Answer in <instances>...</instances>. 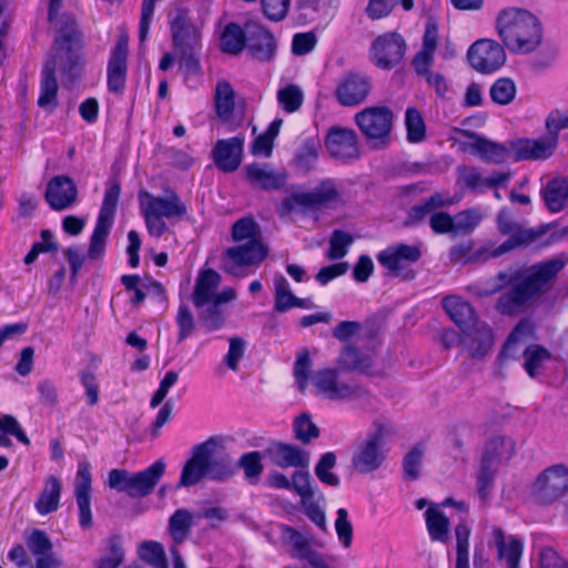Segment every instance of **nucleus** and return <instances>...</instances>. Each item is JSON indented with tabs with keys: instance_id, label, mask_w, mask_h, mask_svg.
<instances>
[{
	"instance_id": "obj_32",
	"label": "nucleus",
	"mask_w": 568,
	"mask_h": 568,
	"mask_svg": "<svg viewBox=\"0 0 568 568\" xmlns=\"http://www.w3.org/2000/svg\"><path fill=\"white\" fill-rule=\"evenodd\" d=\"M273 464L278 467H307L310 464V456L301 448L283 443H276L268 448Z\"/></svg>"
},
{
	"instance_id": "obj_13",
	"label": "nucleus",
	"mask_w": 568,
	"mask_h": 568,
	"mask_svg": "<svg viewBox=\"0 0 568 568\" xmlns=\"http://www.w3.org/2000/svg\"><path fill=\"white\" fill-rule=\"evenodd\" d=\"M339 196L335 182L331 179L323 180L312 192L293 193L285 197L280 205L281 215L290 214L296 207H316L335 201Z\"/></svg>"
},
{
	"instance_id": "obj_58",
	"label": "nucleus",
	"mask_w": 568,
	"mask_h": 568,
	"mask_svg": "<svg viewBox=\"0 0 568 568\" xmlns=\"http://www.w3.org/2000/svg\"><path fill=\"white\" fill-rule=\"evenodd\" d=\"M405 125L408 141L417 143L425 139L426 128L419 111L408 108L405 113Z\"/></svg>"
},
{
	"instance_id": "obj_22",
	"label": "nucleus",
	"mask_w": 568,
	"mask_h": 568,
	"mask_svg": "<svg viewBox=\"0 0 568 568\" xmlns=\"http://www.w3.org/2000/svg\"><path fill=\"white\" fill-rule=\"evenodd\" d=\"M128 42L125 34L119 37L108 63V89L114 93H122L125 87Z\"/></svg>"
},
{
	"instance_id": "obj_46",
	"label": "nucleus",
	"mask_w": 568,
	"mask_h": 568,
	"mask_svg": "<svg viewBox=\"0 0 568 568\" xmlns=\"http://www.w3.org/2000/svg\"><path fill=\"white\" fill-rule=\"evenodd\" d=\"M193 515L187 509H178L169 519V531L175 544H181L191 534Z\"/></svg>"
},
{
	"instance_id": "obj_53",
	"label": "nucleus",
	"mask_w": 568,
	"mask_h": 568,
	"mask_svg": "<svg viewBox=\"0 0 568 568\" xmlns=\"http://www.w3.org/2000/svg\"><path fill=\"white\" fill-rule=\"evenodd\" d=\"M469 535L470 529L466 523H459L455 528L456 562L455 568H469Z\"/></svg>"
},
{
	"instance_id": "obj_2",
	"label": "nucleus",
	"mask_w": 568,
	"mask_h": 568,
	"mask_svg": "<svg viewBox=\"0 0 568 568\" xmlns=\"http://www.w3.org/2000/svg\"><path fill=\"white\" fill-rule=\"evenodd\" d=\"M442 304L450 320L460 328L462 344L470 356L486 355L494 344V334L486 323L477 318L473 306L456 295L444 297Z\"/></svg>"
},
{
	"instance_id": "obj_16",
	"label": "nucleus",
	"mask_w": 568,
	"mask_h": 568,
	"mask_svg": "<svg viewBox=\"0 0 568 568\" xmlns=\"http://www.w3.org/2000/svg\"><path fill=\"white\" fill-rule=\"evenodd\" d=\"M165 193L166 196H155L148 191L140 192L141 210L165 219H182L187 212L186 205L173 190H166Z\"/></svg>"
},
{
	"instance_id": "obj_26",
	"label": "nucleus",
	"mask_w": 568,
	"mask_h": 568,
	"mask_svg": "<svg viewBox=\"0 0 568 568\" xmlns=\"http://www.w3.org/2000/svg\"><path fill=\"white\" fill-rule=\"evenodd\" d=\"M245 178L253 187L273 191L284 186L287 174L275 171L268 164L253 163L245 168Z\"/></svg>"
},
{
	"instance_id": "obj_40",
	"label": "nucleus",
	"mask_w": 568,
	"mask_h": 568,
	"mask_svg": "<svg viewBox=\"0 0 568 568\" xmlns=\"http://www.w3.org/2000/svg\"><path fill=\"white\" fill-rule=\"evenodd\" d=\"M531 334V323L526 320L520 321L505 342L500 355L506 358H516L521 353V347Z\"/></svg>"
},
{
	"instance_id": "obj_49",
	"label": "nucleus",
	"mask_w": 568,
	"mask_h": 568,
	"mask_svg": "<svg viewBox=\"0 0 568 568\" xmlns=\"http://www.w3.org/2000/svg\"><path fill=\"white\" fill-rule=\"evenodd\" d=\"M120 192L121 186L119 182H113L111 185L108 186L104 193L102 206L100 209L97 223L112 226Z\"/></svg>"
},
{
	"instance_id": "obj_27",
	"label": "nucleus",
	"mask_w": 568,
	"mask_h": 568,
	"mask_svg": "<svg viewBox=\"0 0 568 568\" xmlns=\"http://www.w3.org/2000/svg\"><path fill=\"white\" fill-rule=\"evenodd\" d=\"M207 445L197 444L192 448L191 457L185 462L178 487H192L199 484L206 474Z\"/></svg>"
},
{
	"instance_id": "obj_33",
	"label": "nucleus",
	"mask_w": 568,
	"mask_h": 568,
	"mask_svg": "<svg viewBox=\"0 0 568 568\" xmlns=\"http://www.w3.org/2000/svg\"><path fill=\"white\" fill-rule=\"evenodd\" d=\"M438 43V27L434 19H428L423 37L422 50L415 55L413 67L416 72H427L430 67Z\"/></svg>"
},
{
	"instance_id": "obj_62",
	"label": "nucleus",
	"mask_w": 568,
	"mask_h": 568,
	"mask_svg": "<svg viewBox=\"0 0 568 568\" xmlns=\"http://www.w3.org/2000/svg\"><path fill=\"white\" fill-rule=\"evenodd\" d=\"M453 220L455 234H469L481 221V214L475 209H469L457 213Z\"/></svg>"
},
{
	"instance_id": "obj_30",
	"label": "nucleus",
	"mask_w": 568,
	"mask_h": 568,
	"mask_svg": "<svg viewBox=\"0 0 568 568\" xmlns=\"http://www.w3.org/2000/svg\"><path fill=\"white\" fill-rule=\"evenodd\" d=\"M220 283L221 275L216 271L209 268L200 272L191 296L194 306L203 308L210 302H213Z\"/></svg>"
},
{
	"instance_id": "obj_1",
	"label": "nucleus",
	"mask_w": 568,
	"mask_h": 568,
	"mask_svg": "<svg viewBox=\"0 0 568 568\" xmlns=\"http://www.w3.org/2000/svg\"><path fill=\"white\" fill-rule=\"evenodd\" d=\"M566 263L567 260L551 258L537 263L526 271L518 267L509 274L499 273L500 283L519 281L499 298V307L508 314L523 311L531 300L544 293Z\"/></svg>"
},
{
	"instance_id": "obj_38",
	"label": "nucleus",
	"mask_w": 568,
	"mask_h": 568,
	"mask_svg": "<svg viewBox=\"0 0 568 568\" xmlns=\"http://www.w3.org/2000/svg\"><path fill=\"white\" fill-rule=\"evenodd\" d=\"M214 105L217 118L230 122L235 106V91L226 80H220L214 91Z\"/></svg>"
},
{
	"instance_id": "obj_25",
	"label": "nucleus",
	"mask_w": 568,
	"mask_h": 568,
	"mask_svg": "<svg viewBox=\"0 0 568 568\" xmlns=\"http://www.w3.org/2000/svg\"><path fill=\"white\" fill-rule=\"evenodd\" d=\"M203 445H207L206 474L215 481H225L232 478L236 471V466L232 457L226 453L216 454L217 439L210 437Z\"/></svg>"
},
{
	"instance_id": "obj_7",
	"label": "nucleus",
	"mask_w": 568,
	"mask_h": 568,
	"mask_svg": "<svg viewBox=\"0 0 568 568\" xmlns=\"http://www.w3.org/2000/svg\"><path fill=\"white\" fill-rule=\"evenodd\" d=\"M281 531L282 541L287 547L291 558L305 561L312 568H336L333 556H325L314 548L315 541L311 535L290 526H283Z\"/></svg>"
},
{
	"instance_id": "obj_18",
	"label": "nucleus",
	"mask_w": 568,
	"mask_h": 568,
	"mask_svg": "<svg viewBox=\"0 0 568 568\" xmlns=\"http://www.w3.org/2000/svg\"><path fill=\"white\" fill-rule=\"evenodd\" d=\"M169 23L174 48L201 44L200 31L193 24L187 9L175 7L169 13Z\"/></svg>"
},
{
	"instance_id": "obj_47",
	"label": "nucleus",
	"mask_w": 568,
	"mask_h": 568,
	"mask_svg": "<svg viewBox=\"0 0 568 568\" xmlns=\"http://www.w3.org/2000/svg\"><path fill=\"white\" fill-rule=\"evenodd\" d=\"M523 356L525 358V371L531 378L537 377L542 372L545 363L551 357L544 346L537 344L525 347Z\"/></svg>"
},
{
	"instance_id": "obj_14",
	"label": "nucleus",
	"mask_w": 568,
	"mask_h": 568,
	"mask_svg": "<svg viewBox=\"0 0 568 568\" xmlns=\"http://www.w3.org/2000/svg\"><path fill=\"white\" fill-rule=\"evenodd\" d=\"M267 255L262 242L242 243L229 247L224 253V271L234 276H243L241 267L258 265Z\"/></svg>"
},
{
	"instance_id": "obj_39",
	"label": "nucleus",
	"mask_w": 568,
	"mask_h": 568,
	"mask_svg": "<svg viewBox=\"0 0 568 568\" xmlns=\"http://www.w3.org/2000/svg\"><path fill=\"white\" fill-rule=\"evenodd\" d=\"M457 171L458 180L469 190L477 193L494 190L497 196V175L483 178L478 169L473 166H459Z\"/></svg>"
},
{
	"instance_id": "obj_21",
	"label": "nucleus",
	"mask_w": 568,
	"mask_h": 568,
	"mask_svg": "<svg viewBox=\"0 0 568 568\" xmlns=\"http://www.w3.org/2000/svg\"><path fill=\"white\" fill-rule=\"evenodd\" d=\"M246 47L250 54L260 61L271 60L276 51L273 34L255 20L246 21Z\"/></svg>"
},
{
	"instance_id": "obj_17",
	"label": "nucleus",
	"mask_w": 568,
	"mask_h": 568,
	"mask_svg": "<svg viewBox=\"0 0 568 568\" xmlns=\"http://www.w3.org/2000/svg\"><path fill=\"white\" fill-rule=\"evenodd\" d=\"M372 89L371 79L361 73H348L342 78L334 91L343 106H357L365 102Z\"/></svg>"
},
{
	"instance_id": "obj_42",
	"label": "nucleus",
	"mask_w": 568,
	"mask_h": 568,
	"mask_svg": "<svg viewBox=\"0 0 568 568\" xmlns=\"http://www.w3.org/2000/svg\"><path fill=\"white\" fill-rule=\"evenodd\" d=\"M275 286V304L274 310L283 313L293 307H305L304 301L296 297L290 288L287 280L282 275L277 274L274 277Z\"/></svg>"
},
{
	"instance_id": "obj_28",
	"label": "nucleus",
	"mask_w": 568,
	"mask_h": 568,
	"mask_svg": "<svg viewBox=\"0 0 568 568\" xmlns=\"http://www.w3.org/2000/svg\"><path fill=\"white\" fill-rule=\"evenodd\" d=\"M497 464V443L490 440L484 448L480 468L477 477V490L479 498L486 501L490 495Z\"/></svg>"
},
{
	"instance_id": "obj_60",
	"label": "nucleus",
	"mask_w": 568,
	"mask_h": 568,
	"mask_svg": "<svg viewBox=\"0 0 568 568\" xmlns=\"http://www.w3.org/2000/svg\"><path fill=\"white\" fill-rule=\"evenodd\" d=\"M112 226L97 223L90 239L88 257L90 260H99L104 255L106 239Z\"/></svg>"
},
{
	"instance_id": "obj_48",
	"label": "nucleus",
	"mask_w": 568,
	"mask_h": 568,
	"mask_svg": "<svg viewBox=\"0 0 568 568\" xmlns=\"http://www.w3.org/2000/svg\"><path fill=\"white\" fill-rule=\"evenodd\" d=\"M320 143L312 139L306 140L294 155V165L302 173L306 174L312 171L318 159Z\"/></svg>"
},
{
	"instance_id": "obj_6",
	"label": "nucleus",
	"mask_w": 568,
	"mask_h": 568,
	"mask_svg": "<svg viewBox=\"0 0 568 568\" xmlns=\"http://www.w3.org/2000/svg\"><path fill=\"white\" fill-rule=\"evenodd\" d=\"M392 434L387 424L375 422L373 429L361 439L352 455V466L361 474L378 469L387 457L386 437Z\"/></svg>"
},
{
	"instance_id": "obj_11",
	"label": "nucleus",
	"mask_w": 568,
	"mask_h": 568,
	"mask_svg": "<svg viewBox=\"0 0 568 568\" xmlns=\"http://www.w3.org/2000/svg\"><path fill=\"white\" fill-rule=\"evenodd\" d=\"M406 42L397 32H386L378 36L371 45V60L383 70H390L404 58Z\"/></svg>"
},
{
	"instance_id": "obj_35",
	"label": "nucleus",
	"mask_w": 568,
	"mask_h": 568,
	"mask_svg": "<svg viewBox=\"0 0 568 568\" xmlns=\"http://www.w3.org/2000/svg\"><path fill=\"white\" fill-rule=\"evenodd\" d=\"M524 541L499 529V568H520Z\"/></svg>"
},
{
	"instance_id": "obj_15",
	"label": "nucleus",
	"mask_w": 568,
	"mask_h": 568,
	"mask_svg": "<svg viewBox=\"0 0 568 568\" xmlns=\"http://www.w3.org/2000/svg\"><path fill=\"white\" fill-rule=\"evenodd\" d=\"M499 233L509 236L505 242L499 244V255H501L532 244L545 231L542 229H529L517 221L508 220L505 216V212L501 211L499 212Z\"/></svg>"
},
{
	"instance_id": "obj_9",
	"label": "nucleus",
	"mask_w": 568,
	"mask_h": 568,
	"mask_svg": "<svg viewBox=\"0 0 568 568\" xmlns=\"http://www.w3.org/2000/svg\"><path fill=\"white\" fill-rule=\"evenodd\" d=\"M312 382L317 394L329 400H348L367 395L366 389L358 384L339 382L337 368H323L315 372Z\"/></svg>"
},
{
	"instance_id": "obj_4",
	"label": "nucleus",
	"mask_w": 568,
	"mask_h": 568,
	"mask_svg": "<svg viewBox=\"0 0 568 568\" xmlns=\"http://www.w3.org/2000/svg\"><path fill=\"white\" fill-rule=\"evenodd\" d=\"M499 37L511 52L527 54L542 41L541 23L527 10L508 8L499 12Z\"/></svg>"
},
{
	"instance_id": "obj_34",
	"label": "nucleus",
	"mask_w": 568,
	"mask_h": 568,
	"mask_svg": "<svg viewBox=\"0 0 568 568\" xmlns=\"http://www.w3.org/2000/svg\"><path fill=\"white\" fill-rule=\"evenodd\" d=\"M541 196L550 212H560L568 202V179L562 176L551 179L542 187Z\"/></svg>"
},
{
	"instance_id": "obj_44",
	"label": "nucleus",
	"mask_w": 568,
	"mask_h": 568,
	"mask_svg": "<svg viewBox=\"0 0 568 568\" xmlns=\"http://www.w3.org/2000/svg\"><path fill=\"white\" fill-rule=\"evenodd\" d=\"M247 40L246 23L241 28L237 23H229L221 34V49L230 54L240 53Z\"/></svg>"
},
{
	"instance_id": "obj_59",
	"label": "nucleus",
	"mask_w": 568,
	"mask_h": 568,
	"mask_svg": "<svg viewBox=\"0 0 568 568\" xmlns=\"http://www.w3.org/2000/svg\"><path fill=\"white\" fill-rule=\"evenodd\" d=\"M353 242L354 237L349 233L342 230L333 231L329 239L327 257L329 260H339L344 257Z\"/></svg>"
},
{
	"instance_id": "obj_61",
	"label": "nucleus",
	"mask_w": 568,
	"mask_h": 568,
	"mask_svg": "<svg viewBox=\"0 0 568 568\" xmlns=\"http://www.w3.org/2000/svg\"><path fill=\"white\" fill-rule=\"evenodd\" d=\"M109 555L103 556L98 562L97 568H118L124 559V549L119 536H111L108 540Z\"/></svg>"
},
{
	"instance_id": "obj_63",
	"label": "nucleus",
	"mask_w": 568,
	"mask_h": 568,
	"mask_svg": "<svg viewBox=\"0 0 568 568\" xmlns=\"http://www.w3.org/2000/svg\"><path fill=\"white\" fill-rule=\"evenodd\" d=\"M312 361L306 349L297 354L294 364V377L300 392L304 393L308 386Z\"/></svg>"
},
{
	"instance_id": "obj_5",
	"label": "nucleus",
	"mask_w": 568,
	"mask_h": 568,
	"mask_svg": "<svg viewBox=\"0 0 568 568\" xmlns=\"http://www.w3.org/2000/svg\"><path fill=\"white\" fill-rule=\"evenodd\" d=\"M165 467L164 460L159 459L138 473L114 468L109 471L108 486L131 498H144L151 495L160 483L164 476Z\"/></svg>"
},
{
	"instance_id": "obj_43",
	"label": "nucleus",
	"mask_w": 568,
	"mask_h": 568,
	"mask_svg": "<svg viewBox=\"0 0 568 568\" xmlns=\"http://www.w3.org/2000/svg\"><path fill=\"white\" fill-rule=\"evenodd\" d=\"M55 62L47 61L42 70L41 92L38 104L41 108L57 105L58 83L54 77Z\"/></svg>"
},
{
	"instance_id": "obj_29",
	"label": "nucleus",
	"mask_w": 568,
	"mask_h": 568,
	"mask_svg": "<svg viewBox=\"0 0 568 568\" xmlns=\"http://www.w3.org/2000/svg\"><path fill=\"white\" fill-rule=\"evenodd\" d=\"M470 65L481 73H491L497 69V48L493 40L480 39L474 42L467 52Z\"/></svg>"
},
{
	"instance_id": "obj_10",
	"label": "nucleus",
	"mask_w": 568,
	"mask_h": 568,
	"mask_svg": "<svg viewBox=\"0 0 568 568\" xmlns=\"http://www.w3.org/2000/svg\"><path fill=\"white\" fill-rule=\"evenodd\" d=\"M420 256L422 251L419 246L396 244L381 251L377 255V261L392 275L404 280H412L415 277V272L409 268V265L417 262Z\"/></svg>"
},
{
	"instance_id": "obj_45",
	"label": "nucleus",
	"mask_w": 568,
	"mask_h": 568,
	"mask_svg": "<svg viewBox=\"0 0 568 568\" xmlns=\"http://www.w3.org/2000/svg\"><path fill=\"white\" fill-rule=\"evenodd\" d=\"M338 367L343 371H359L368 373L372 367L371 358L359 352L358 348L347 345L343 347L337 359Z\"/></svg>"
},
{
	"instance_id": "obj_24",
	"label": "nucleus",
	"mask_w": 568,
	"mask_h": 568,
	"mask_svg": "<svg viewBox=\"0 0 568 568\" xmlns=\"http://www.w3.org/2000/svg\"><path fill=\"white\" fill-rule=\"evenodd\" d=\"M78 190L67 175H58L52 178L44 193V199L54 211H62L70 207L77 200Z\"/></svg>"
},
{
	"instance_id": "obj_3",
	"label": "nucleus",
	"mask_w": 568,
	"mask_h": 568,
	"mask_svg": "<svg viewBox=\"0 0 568 568\" xmlns=\"http://www.w3.org/2000/svg\"><path fill=\"white\" fill-rule=\"evenodd\" d=\"M547 135L538 139H516L499 143V159L513 161H540L550 158L558 145V133L568 129V112L556 110L546 119Z\"/></svg>"
},
{
	"instance_id": "obj_41",
	"label": "nucleus",
	"mask_w": 568,
	"mask_h": 568,
	"mask_svg": "<svg viewBox=\"0 0 568 568\" xmlns=\"http://www.w3.org/2000/svg\"><path fill=\"white\" fill-rule=\"evenodd\" d=\"M427 531L433 541L447 542L449 539V519L437 507L432 506L425 513Z\"/></svg>"
},
{
	"instance_id": "obj_37",
	"label": "nucleus",
	"mask_w": 568,
	"mask_h": 568,
	"mask_svg": "<svg viewBox=\"0 0 568 568\" xmlns=\"http://www.w3.org/2000/svg\"><path fill=\"white\" fill-rule=\"evenodd\" d=\"M61 490L62 485L57 477H47L43 488L34 503L37 511L42 516L55 511L60 505Z\"/></svg>"
},
{
	"instance_id": "obj_54",
	"label": "nucleus",
	"mask_w": 568,
	"mask_h": 568,
	"mask_svg": "<svg viewBox=\"0 0 568 568\" xmlns=\"http://www.w3.org/2000/svg\"><path fill=\"white\" fill-rule=\"evenodd\" d=\"M277 101L287 113L296 112L303 104L304 94L296 84H288L277 91Z\"/></svg>"
},
{
	"instance_id": "obj_19",
	"label": "nucleus",
	"mask_w": 568,
	"mask_h": 568,
	"mask_svg": "<svg viewBox=\"0 0 568 568\" xmlns=\"http://www.w3.org/2000/svg\"><path fill=\"white\" fill-rule=\"evenodd\" d=\"M91 484V465L88 462L79 463L74 480V496L79 508V524L82 528H89L92 525Z\"/></svg>"
},
{
	"instance_id": "obj_56",
	"label": "nucleus",
	"mask_w": 568,
	"mask_h": 568,
	"mask_svg": "<svg viewBox=\"0 0 568 568\" xmlns=\"http://www.w3.org/2000/svg\"><path fill=\"white\" fill-rule=\"evenodd\" d=\"M140 558L154 568H169L164 548L156 541H143L139 549Z\"/></svg>"
},
{
	"instance_id": "obj_51",
	"label": "nucleus",
	"mask_w": 568,
	"mask_h": 568,
	"mask_svg": "<svg viewBox=\"0 0 568 568\" xmlns=\"http://www.w3.org/2000/svg\"><path fill=\"white\" fill-rule=\"evenodd\" d=\"M199 321L206 332H214L225 324V314L222 306L210 302L203 308H199Z\"/></svg>"
},
{
	"instance_id": "obj_23",
	"label": "nucleus",
	"mask_w": 568,
	"mask_h": 568,
	"mask_svg": "<svg viewBox=\"0 0 568 568\" xmlns=\"http://www.w3.org/2000/svg\"><path fill=\"white\" fill-rule=\"evenodd\" d=\"M325 145L334 158L345 160L358 156L357 134L353 129L331 128L326 135Z\"/></svg>"
},
{
	"instance_id": "obj_20",
	"label": "nucleus",
	"mask_w": 568,
	"mask_h": 568,
	"mask_svg": "<svg viewBox=\"0 0 568 568\" xmlns=\"http://www.w3.org/2000/svg\"><path fill=\"white\" fill-rule=\"evenodd\" d=\"M244 135L219 140L212 150V158L216 168L225 173L234 172L242 162Z\"/></svg>"
},
{
	"instance_id": "obj_8",
	"label": "nucleus",
	"mask_w": 568,
	"mask_h": 568,
	"mask_svg": "<svg viewBox=\"0 0 568 568\" xmlns=\"http://www.w3.org/2000/svg\"><path fill=\"white\" fill-rule=\"evenodd\" d=\"M568 491V468L554 465L538 475L531 486V494L539 504L549 505Z\"/></svg>"
},
{
	"instance_id": "obj_55",
	"label": "nucleus",
	"mask_w": 568,
	"mask_h": 568,
	"mask_svg": "<svg viewBox=\"0 0 568 568\" xmlns=\"http://www.w3.org/2000/svg\"><path fill=\"white\" fill-rule=\"evenodd\" d=\"M336 465V455L333 452L325 453L315 466V475L325 485L336 487L339 485V477L332 473Z\"/></svg>"
},
{
	"instance_id": "obj_12",
	"label": "nucleus",
	"mask_w": 568,
	"mask_h": 568,
	"mask_svg": "<svg viewBox=\"0 0 568 568\" xmlns=\"http://www.w3.org/2000/svg\"><path fill=\"white\" fill-rule=\"evenodd\" d=\"M355 122L368 140L385 144L393 126V112L386 106L365 108L355 115Z\"/></svg>"
},
{
	"instance_id": "obj_50",
	"label": "nucleus",
	"mask_w": 568,
	"mask_h": 568,
	"mask_svg": "<svg viewBox=\"0 0 568 568\" xmlns=\"http://www.w3.org/2000/svg\"><path fill=\"white\" fill-rule=\"evenodd\" d=\"M232 237L235 242H262L261 229L252 217H242L232 226Z\"/></svg>"
},
{
	"instance_id": "obj_31",
	"label": "nucleus",
	"mask_w": 568,
	"mask_h": 568,
	"mask_svg": "<svg viewBox=\"0 0 568 568\" xmlns=\"http://www.w3.org/2000/svg\"><path fill=\"white\" fill-rule=\"evenodd\" d=\"M455 203L454 199L440 192H436L416 204L407 212L406 225H418L423 223L428 215H432L436 210L447 207Z\"/></svg>"
},
{
	"instance_id": "obj_64",
	"label": "nucleus",
	"mask_w": 568,
	"mask_h": 568,
	"mask_svg": "<svg viewBox=\"0 0 568 568\" xmlns=\"http://www.w3.org/2000/svg\"><path fill=\"white\" fill-rule=\"evenodd\" d=\"M424 457L422 445L414 446L403 459L404 476L408 480H416L419 477V468Z\"/></svg>"
},
{
	"instance_id": "obj_52",
	"label": "nucleus",
	"mask_w": 568,
	"mask_h": 568,
	"mask_svg": "<svg viewBox=\"0 0 568 568\" xmlns=\"http://www.w3.org/2000/svg\"><path fill=\"white\" fill-rule=\"evenodd\" d=\"M398 3L406 11L414 8V0H369L365 11L372 20H377L387 17Z\"/></svg>"
},
{
	"instance_id": "obj_57",
	"label": "nucleus",
	"mask_w": 568,
	"mask_h": 568,
	"mask_svg": "<svg viewBox=\"0 0 568 568\" xmlns=\"http://www.w3.org/2000/svg\"><path fill=\"white\" fill-rule=\"evenodd\" d=\"M237 466L243 469L246 479L251 483H256L264 469L261 453L257 450L243 454Z\"/></svg>"
},
{
	"instance_id": "obj_36",
	"label": "nucleus",
	"mask_w": 568,
	"mask_h": 568,
	"mask_svg": "<svg viewBox=\"0 0 568 568\" xmlns=\"http://www.w3.org/2000/svg\"><path fill=\"white\" fill-rule=\"evenodd\" d=\"M460 135L468 139L460 142V148L465 152H469L485 162H489L497 155V144L486 138L470 131L460 130Z\"/></svg>"
}]
</instances>
